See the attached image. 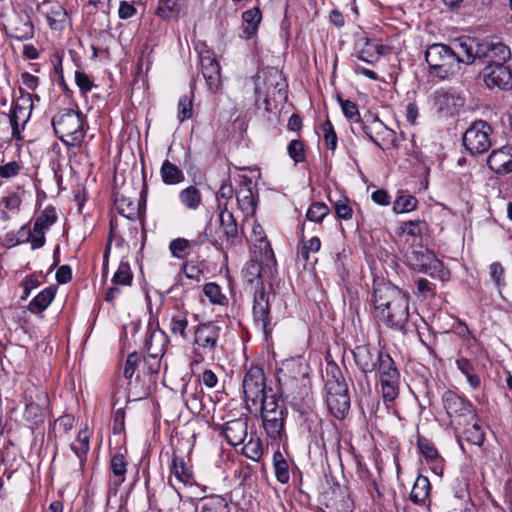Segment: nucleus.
I'll return each instance as SVG.
<instances>
[{"label": "nucleus", "instance_id": "nucleus-1", "mask_svg": "<svg viewBox=\"0 0 512 512\" xmlns=\"http://www.w3.org/2000/svg\"><path fill=\"white\" fill-rule=\"evenodd\" d=\"M372 302L375 318L388 328L404 331L409 320V298L390 282H376Z\"/></svg>", "mask_w": 512, "mask_h": 512}, {"label": "nucleus", "instance_id": "nucleus-2", "mask_svg": "<svg viewBox=\"0 0 512 512\" xmlns=\"http://www.w3.org/2000/svg\"><path fill=\"white\" fill-rule=\"evenodd\" d=\"M457 46L465 55L464 64H472L475 60H486L490 63H506L511 52L508 46L497 38L460 37Z\"/></svg>", "mask_w": 512, "mask_h": 512}, {"label": "nucleus", "instance_id": "nucleus-3", "mask_svg": "<svg viewBox=\"0 0 512 512\" xmlns=\"http://www.w3.org/2000/svg\"><path fill=\"white\" fill-rule=\"evenodd\" d=\"M458 39L454 41V47L442 43L430 45L425 52V60L429 65L430 73L441 79H446L460 70V64L464 63L465 55L457 46Z\"/></svg>", "mask_w": 512, "mask_h": 512}, {"label": "nucleus", "instance_id": "nucleus-4", "mask_svg": "<svg viewBox=\"0 0 512 512\" xmlns=\"http://www.w3.org/2000/svg\"><path fill=\"white\" fill-rule=\"evenodd\" d=\"M55 133L67 146H78L85 138L84 116L71 108L60 110L52 118Z\"/></svg>", "mask_w": 512, "mask_h": 512}, {"label": "nucleus", "instance_id": "nucleus-5", "mask_svg": "<svg viewBox=\"0 0 512 512\" xmlns=\"http://www.w3.org/2000/svg\"><path fill=\"white\" fill-rule=\"evenodd\" d=\"M222 321H207L198 324L194 329L193 354L194 362L201 363L205 358H214L222 331Z\"/></svg>", "mask_w": 512, "mask_h": 512}, {"label": "nucleus", "instance_id": "nucleus-6", "mask_svg": "<svg viewBox=\"0 0 512 512\" xmlns=\"http://www.w3.org/2000/svg\"><path fill=\"white\" fill-rule=\"evenodd\" d=\"M408 264L415 270L426 273L433 278L445 281L449 278V272L436 255L424 246H415L406 254Z\"/></svg>", "mask_w": 512, "mask_h": 512}, {"label": "nucleus", "instance_id": "nucleus-7", "mask_svg": "<svg viewBox=\"0 0 512 512\" xmlns=\"http://www.w3.org/2000/svg\"><path fill=\"white\" fill-rule=\"evenodd\" d=\"M376 370L379 372L384 401L393 402L399 395L400 373L388 353L380 352Z\"/></svg>", "mask_w": 512, "mask_h": 512}, {"label": "nucleus", "instance_id": "nucleus-8", "mask_svg": "<svg viewBox=\"0 0 512 512\" xmlns=\"http://www.w3.org/2000/svg\"><path fill=\"white\" fill-rule=\"evenodd\" d=\"M285 81L282 73L276 68H265L260 70L255 78V92L268 103L269 99L276 101L285 97Z\"/></svg>", "mask_w": 512, "mask_h": 512}, {"label": "nucleus", "instance_id": "nucleus-9", "mask_svg": "<svg viewBox=\"0 0 512 512\" xmlns=\"http://www.w3.org/2000/svg\"><path fill=\"white\" fill-rule=\"evenodd\" d=\"M443 407L451 419V423L461 426L474 420L476 411L472 403L453 391H445L442 395Z\"/></svg>", "mask_w": 512, "mask_h": 512}, {"label": "nucleus", "instance_id": "nucleus-10", "mask_svg": "<svg viewBox=\"0 0 512 512\" xmlns=\"http://www.w3.org/2000/svg\"><path fill=\"white\" fill-rule=\"evenodd\" d=\"M25 402L23 417L30 428L34 429L45 421L49 404L48 395L39 388L29 389L25 394Z\"/></svg>", "mask_w": 512, "mask_h": 512}, {"label": "nucleus", "instance_id": "nucleus-11", "mask_svg": "<svg viewBox=\"0 0 512 512\" xmlns=\"http://www.w3.org/2000/svg\"><path fill=\"white\" fill-rule=\"evenodd\" d=\"M32 107L31 95L22 96L13 105L9 115L2 114L0 116V127L3 126L6 130L10 127L12 138L20 140L21 130L24 129L25 124L30 118Z\"/></svg>", "mask_w": 512, "mask_h": 512}, {"label": "nucleus", "instance_id": "nucleus-12", "mask_svg": "<svg viewBox=\"0 0 512 512\" xmlns=\"http://www.w3.org/2000/svg\"><path fill=\"white\" fill-rule=\"evenodd\" d=\"M492 127L485 121L474 122L463 135V145L471 155L486 153L492 146Z\"/></svg>", "mask_w": 512, "mask_h": 512}, {"label": "nucleus", "instance_id": "nucleus-13", "mask_svg": "<svg viewBox=\"0 0 512 512\" xmlns=\"http://www.w3.org/2000/svg\"><path fill=\"white\" fill-rule=\"evenodd\" d=\"M242 386L248 409H251V405L259 404L260 398L269 393V388L265 384L264 372L258 366H253L246 372Z\"/></svg>", "mask_w": 512, "mask_h": 512}, {"label": "nucleus", "instance_id": "nucleus-14", "mask_svg": "<svg viewBox=\"0 0 512 512\" xmlns=\"http://www.w3.org/2000/svg\"><path fill=\"white\" fill-rule=\"evenodd\" d=\"M360 131L381 149L396 147V133L375 118L369 124H360Z\"/></svg>", "mask_w": 512, "mask_h": 512}, {"label": "nucleus", "instance_id": "nucleus-15", "mask_svg": "<svg viewBox=\"0 0 512 512\" xmlns=\"http://www.w3.org/2000/svg\"><path fill=\"white\" fill-rule=\"evenodd\" d=\"M481 76L488 88H512V71L505 63H490L482 70Z\"/></svg>", "mask_w": 512, "mask_h": 512}, {"label": "nucleus", "instance_id": "nucleus-16", "mask_svg": "<svg viewBox=\"0 0 512 512\" xmlns=\"http://www.w3.org/2000/svg\"><path fill=\"white\" fill-rule=\"evenodd\" d=\"M326 403L334 417L343 419L350 409L348 386L332 385L330 390H327Z\"/></svg>", "mask_w": 512, "mask_h": 512}, {"label": "nucleus", "instance_id": "nucleus-17", "mask_svg": "<svg viewBox=\"0 0 512 512\" xmlns=\"http://www.w3.org/2000/svg\"><path fill=\"white\" fill-rule=\"evenodd\" d=\"M382 350L370 345H358L352 350L354 362L362 374L367 376L377 369L378 356Z\"/></svg>", "mask_w": 512, "mask_h": 512}, {"label": "nucleus", "instance_id": "nucleus-18", "mask_svg": "<svg viewBox=\"0 0 512 512\" xmlns=\"http://www.w3.org/2000/svg\"><path fill=\"white\" fill-rule=\"evenodd\" d=\"M253 317L266 335L271 332L270 300L263 287L256 289L254 293Z\"/></svg>", "mask_w": 512, "mask_h": 512}, {"label": "nucleus", "instance_id": "nucleus-19", "mask_svg": "<svg viewBox=\"0 0 512 512\" xmlns=\"http://www.w3.org/2000/svg\"><path fill=\"white\" fill-rule=\"evenodd\" d=\"M464 105V99L454 91L439 89L433 94V106L445 116L453 115Z\"/></svg>", "mask_w": 512, "mask_h": 512}, {"label": "nucleus", "instance_id": "nucleus-20", "mask_svg": "<svg viewBox=\"0 0 512 512\" xmlns=\"http://www.w3.org/2000/svg\"><path fill=\"white\" fill-rule=\"evenodd\" d=\"M202 75L210 92H217L221 85L220 65L210 52L200 55Z\"/></svg>", "mask_w": 512, "mask_h": 512}, {"label": "nucleus", "instance_id": "nucleus-21", "mask_svg": "<svg viewBox=\"0 0 512 512\" xmlns=\"http://www.w3.org/2000/svg\"><path fill=\"white\" fill-rule=\"evenodd\" d=\"M309 368L300 359H292L284 362L279 369L278 381H285L290 386L291 381L307 382L309 380Z\"/></svg>", "mask_w": 512, "mask_h": 512}, {"label": "nucleus", "instance_id": "nucleus-22", "mask_svg": "<svg viewBox=\"0 0 512 512\" xmlns=\"http://www.w3.org/2000/svg\"><path fill=\"white\" fill-rule=\"evenodd\" d=\"M290 386L286 385L285 381H279L280 391L287 398L290 399L292 404L295 406L308 404L310 401V385L309 380L307 382L291 381Z\"/></svg>", "mask_w": 512, "mask_h": 512}, {"label": "nucleus", "instance_id": "nucleus-23", "mask_svg": "<svg viewBox=\"0 0 512 512\" xmlns=\"http://www.w3.org/2000/svg\"><path fill=\"white\" fill-rule=\"evenodd\" d=\"M488 167L499 175L512 172V146L493 150L487 159Z\"/></svg>", "mask_w": 512, "mask_h": 512}, {"label": "nucleus", "instance_id": "nucleus-24", "mask_svg": "<svg viewBox=\"0 0 512 512\" xmlns=\"http://www.w3.org/2000/svg\"><path fill=\"white\" fill-rule=\"evenodd\" d=\"M9 36L19 41L29 40L34 37V26L27 13H18L9 24Z\"/></svg>", "mask_w": 512, "mask_h": 512}, {"label": "nucleus", "instance_id": "nucleus-25", "mask_svg": "<svg viewBox=\"0 0 512 512\" xmlns=\"http://www.w3.org/2000/svg\"><path fill=\"white\" fill-rule=\"evenodd\" d=\"M127 189H120L114 193V206L118 213L129 220H136L139 217V204L135 197L128 195Z\"/></svg>", "mask_w": 512, "mask_h": 512}, {"label": "nucleus", "instance_id": "nucleus-26", "mask_svg": "<svg viewBox=\"0 0 512 512\" xmlns=\"http://www.w3.org/2000/svg\"><path fill=\"white\" fill-rule=\"evenodd\" d=\"M359 59L369 63H376L383 50V45L376 39H370L368 37L359 38L355 45Z\"/></svg>", "mask_w": 512, "mask_h": 512}, {"label": "nucleus", "instance_id": "nucleus-27", "mask_svg": "<svg viewBox=\"0 0 512 512\" xmlns=\"http://www.w3.org/2000/svg\"><path fill=\"white\" fill-rule=\"evenodd\" d=\"M247 430L248 418L240 417L226 422L223 433L230 445L237 446L244 442L247 437Z\"/></svg>", "mask_w": 512, "mask_h": 512}, {"label": "nucleus", "instance_id": "nucleus-28", "mask_svg": "<svg viewBox=\"0 0 512 512\" xmlns=\"http://www.w3.org/2000/svg\"><path fill=\"white\" fill-rule=\"evenodd\" d=\"M45 10L42 13L45 15L47 22L51 29L63 30L67 22L66 9L57 2L46 1L43 3Z\"/></svg>", "mask_w": 512, "mask_h": 512}, {"label": "nucleus", "instance_id": "nucleus-29", "mask_svg": "<svg viewBox=\"0 0 512 512\" xmlns=\"http://www.w3.org/2000/svg\"><path fill=\"white\" fill-rule=\"evenodd\" d=\"M285 411L263 416V428L272 440H281L285 436Z\"/></svg>", "mask_w": 512, "mask_h": 512}, {"label": "nucleus", "instance_id": "nucleus-30", "mask_svg": "<svg viewBox=\"0 0 512 512\" xmlns=\"http://www.w3.org/2000/svg\"><path fill=\"white\" fill-rule=\"evenodd\" d=\"M286 408L280 403L276 393L272 388H269V393H266L260 398L259 404L251 405L250 412H261V416L273 414L274 412L285 411Z\"/></svg>", "mask_w": 512, "mask_h": 512}, {"label": "nucleus", "instance_id": "nucleus-31", "mask_svg": "<svg viewBox=\"0 0 512 512\" xmlns=\"http://www.w3.org/2000/svg\"><path fill=\"white\" fill-rule=\"evenodd\" d=\"M220 226L226 241L232 245L239 241L238 226L233 213L224 207L219 215Z\"/></svg>", "mask_w": 512, "mask_h": 512}, {"label": "nucleus", "instance_id": "nucleus-32", "mask_svg": "<svg viewBox=\"0 0 512 512\" xmlns=\"http://www.w3.org/2000/svg\"><path fill=\"white\" fill-rule=\"evenodd\" d=\"M417 447L420 453L432 464V470L436 474H441L443 471L442 459L434 444L425 437H419Z\"/></svg>", "mask_w": 512, "mask_h": 512}, {"label": "nucleus", "instance_id": "nucleus-33", "mask_svg": "<svg viewBox=\"0 0 512 512\" xmlns=\"http://www.w3.org/2000/svg\"><path fill=\"white\" fill-rule=\"evenodd\" d=\"M236 199L239 208L245 213V218L254 215L256 211L255 198L249 183H244L236 191Z\"/></svg>", "mask_w": 512, "mask_h": 512}, {"label": "nucleus", "instance_id": "nucleus-34", "mask_svg": "<svg viewBox=\"0 0 512 512\" xmlns=\"http://www.w3.org/2000/svg\"><path fill=\"white\" fill-rule=\"evenodd\" d=\"M301 426L309 433H316L321 425V418L310 408L309 403L300 405Z\"/></svg>", "mask_w": 512, "mask_h": 512}, {"label": "nucleus", "instance_id": "nucleus-35", "mask_svg": "<svg viewBox=\"0 0 512 512\" xmlns=\"http://www.w3.org/2000/svg\"><path fill=\"white\" fill-rule=\"evenodd\" d=\"M56 293L55 287H47L39 292L29 303L28 309L32 313L44 311L53 301Z\"/></svg>", "mask_w": 512, "mask_h": 512}, {"label": "nucleus", "instance_id": "nucleus-36", "mask_svg": "<svg viewBox=\"0 0 512 512\" xmlns=\"http://www.w3.org/2000/svg\"><path fill=\"white\" fill-rule=\"evenodd\" d=\"M110 469L113 474L111 485L115 488L119 487L126 479L125 475L127 472V461L122 454H115L110 460Z\"/></svg>", "mask_w": 512, "mask_h": 512}, {"label": "nucleus", "instance_id": "nucleus-37", "mask_svg": "<svg viewBox=\"0 0 512 512\" xmlns=\"http://www.w3.org/2000/svg\"><path fill=\"white\" fill-rule=\"evenodd\" d=\"M431 489L430 481L426 476L419 475L412 487L410 499L415 504H423L429 496Z\"/></svg>", "mask_w": 512, "mask_h": 512}, {"label": "nucleus", "instance_id": "nucleus-38", "mask_svg": "<svg viewBox=\"0 0 512 512\" xmlns=\"http://www.w3.org/2000/svg\"><path fill=\"white\" fill-rule=\"evenodd\" d=\"M160 174L166 185H176L184 180V173L169 160L162 163Z\"/></svg>", "mask_w": 512, "mask_h": 512}, {"label": "nucleus", "instance_id": "nucleus-39", "mask_svg": "<svg viewBox=\"0 0 512 512\" xmlns=\"http://www.w3.org/2000/svg\"><path fill=\"white\" fill-rule=\"evenodd\" d=\"M466 425L468 427L463 430L464 439L473 445L481 446L484 442L485 435L477 416L474 420H469V423Z\"/></svg>", "mask_w": 512, "mask_h": 512}, {"label": "nucleus", "instance_id": "nucleus-40", "mask_svg": "<svg viewBox=\"0 0 512 512\" xmlns=\"http://www.w3.org/2000/svg\"><path fill=\"white\" fill-rule=\"evenodd\" d=\"M203 240L189 241L185 238H176L169 243V250L173 257L185 259L194 245H200Z\"/></svg>", "mask_w": 512, "mask_h": 512}, {"label": "nucleus", "instance_id": "nucleus-41", "mask_svg": "<svg viewBox=\"0 0 512 512\" xmlns=\"http://www.w3.org/2000/svg\"><path fill=\"white\" fill-rule=\"evenodd\" d=\"M456 366L460 372L466 377L468 384L471 388L477 389L481 385L480 377L475 373V368L472 362L464 357L456 360Z\"/></svg>", "mask_w": 512, "mask_h": 512}, {"label": "nucleus", "instance_id": "nucleus-42", "mask_svg": "<svg viewBox=\"0 0 512 512\" xmlns=\"http://www.w3.org/2000/svg\"><path fill=\"white\" fill-rule=\"evenodd\" d=\"M71 449L82 463L90 449V432L83 429L78 433L77 438L71 443Z\"/></svg>", "mask_w": 512, "mask_h": 512}, {"label": "nucleus", "instance_id": "nucleus-43", "mask_svg": "<svg viewBox=\"0 0 512 512\" xmlns=\"http://www.w3.org/2000/svg\"><path fill=\"white\" fill-rule=\"evenodd\" d=\"M179 200L186 208L196 210L201 204L202 196L195 186H189L179 192Z\"/></svg>", "mask_w": 512, "mask_h": 512}, {"label": "nucleus", "instance_id": "nucleus-44", "mask_svg": "<svg viewBox=\"0 0 512 512\" xmlns=\"http://www.w3.org/2000/svg\"><path fill=\"white\" fill-rule=\"evenodd\" d=\"M202 512H230L227 500L220 495H210L202 499Z\"/></svg>", "mask_w": 512, "mask_h": 512}, {"label": "nucleus", "instance_id": "nucleus-45", "mask_svg": "<svg viewBox=\"0 0 512 512\" xmlns=\"http://www.w3.org/2000/svg\"><path fill=\"white\" fill-rule=\"evenodd\" d=\"M242 19L246 24L244 28V34L246 38H250L255 35L258 25L261 21V12L258 8H253L243 12Z\"/></svg>", "mask_w": 512, "mask_h": 512}, {"label": "nucleus", "instance_id": "nucleus-46", "mask_svg": "<svg viewBox=\"0 0 512 512\" xmlns=\"http://www.w3.org/2000/svg\"><path fill=\"white\" fill-rule=\"evenodd\" d=\"M339 103H340L341 109H342L345 117L349 121H351L352 123H355L357 125V127H352L353 133L356 134L357 130L360 131V124H363L359 119L360 114H359L357 105L350 100H344L342 98H339Z\"/></svg>", "mask_w": 512, "mask_h": 512}, {"label": "nucleus", "instance_id": "nucleus-47", "mask_svg": "<svg viewBox=\"0 0 512 512\" xmlns=\"http://www.w3.org/2000/svg\"><path fill=\"white\" fill-rule=\"evenodd\" d=\"M56 221L57 214L55 208L48 206L37 216L34 226L37 229L39 228L40 230L47 232Z\"/></svg>", "mask_w": 512, "mask_h": 512}, {"label": "nucleus", "instance_id": "nucleus-48", "mask_svg": "<svg viewBox=\"0 0 512 512\" xmlns=\"http://www.w3.org/2000/svg\"><path fill=\"white\" fill-rule=\"evenodd\" d=\"M401 230L413 237L422 238L429 231V225L424 220L406 221L402 223Z\"/></svg>", "mask_w": 512, "mask_h": 512}, {"label": "nucleus", "instance_id": "nucleus-49", "mask_svg": "<svg viewBox=\"0 0 512 512\" xmlns=\"http://www.w3.org/2000/svg\"><path fill=\"white\" fill-rule=\"evenodd\" d=\"M133 274L130 264L127 261H121L117 271L112 277V284L121 286H131Z\"/></svg>", "mask_w": 512, "mask_h": 512}, {"label": "nucleus", "instance_id": "nucleus-50", "mask_svg": "<svg viewBox=\"0 0 512 512\" xmlns=\"http://www.w3.org/2000/svg\"><path fill=\"white\" fill-rule=\"evenodd\" d=\"M178 0H159L156 14L164 20L176 17L179 13Z\"/></svg>", "mask_w": 512, "mask_h": 512}, {"label": "nucleus", "instance_id": "nucleus-51", "mask_svg": "<svg viewBox=\"0 0 512 512\" xmlns=\"http://www.w3.org/2000/svg\"><path fill=\"white\" fill-rule=\"evenodd\" d=\"M418 200L412 195H399L393 203V211L397 214L407 213L417 208Z\"/></svg>", "mask_w": 512, "mask_h": 512}, {"label": "nucleus", "instance_id": "nucleus-52", "mask_svg": "<svg viewBox=\"0 0 512 512\" xmlns=\"http://www.w3.org/2000/svg\"><path fill=\"white\" fill-rule=\"evenodd\" d=\"M188 319L186 314L178 312L172 315L170 331L173 335H179L183 339L187 337Z\"/></svg>", "mask_w": 512, "mask_h": 512}, {"label": "nucleus", "instance_id": "nucleus-53", "mask_svg": "<svg viewBox=\"0 0 512 512\" xmlns=\"http://www.w3.org/2000/svg\"><path fill=\"white\" fill-rule=\"evenodd\" d=\"M321 247V242L318 237H312L307 241L301 240L298 250L297 256L303 261H307L309 259L310 253L318 252Z\"/></svg>", "mask_w": 512, "mask_h": 512}, {"label": "nucleus", "instance_id": "nucleus-54", "mask_svg": "<svg viewBox=\"0 0 512 512\" xmlns=\"http://www.w3.org/2000/svg\"><path fill=\"white\" fill-rule=\"evenodd\" d=\"M171 473L182 483H187L191 477L190 470L186 467V463L181 457H174L171 464Z\"/></svg>", "mask_w": 512, "mask_h": 512}, {"label": "nucleus", "instance_id": "nucleus-55", "mask_svg": "<svg viewBox=\"0 0 512 512\" xmlns=\"http://www.w3.org/2000/svg\"><path fill=\"white\" fill-rule=\"evenodd\" d=\"M326 390H330L332 385L336 386H347L345 379L340 371L339 367L336 364L329 363L326 367Z\"/></svg>", "mask_w": 512, "mask_h": 512}, {"label": "nucleus", "instance_id": "nucleus-56", "mask_svg": "<svg viewBox=\"0 0 512 512\" xmlns=\"http://www.w3.org/2000/svg\"><path fill=\"white\" fill-rule=\"evenodd\" d=\"M274 468L277 480L283 484L287 483L290 478L288 464L283 459L280 452L274 454Z\"/></svg>", "mask_w": 512, "mask_h": 512}, {"label": "nucleus", "instance_id": "nucleus-57", "mask_svg": "<svg viewBox=\"0 0 512 512\" xmlns=\"http://www.w3.org/2000/svg\"><path fill=\"white\" fill-rule=\"evenodd\" d=\"M328 213L329 208L326 204L322 202H315L309 207L306 217L309 221L320 223Z\"/></svg>", "mask_w": 512, "mask_h": 512}, {"label": "nucleus", "instance_id": "nucleus-58", "mask_svg": "<svg viewBox=\"0 0 512 512\" xmlns=\"http://www.w3.org/2000/svg\"><path fill=\"white\" fill-rule=\"evenodd\" d=\"M242 452L243 455L251 460H259L263 453V447L260 439L251 438L246 444H244Z\"/></svg>", "mask_w": 512, "mask_h": 512}, {"label": "nucleus", "instance_id": "nucleus-59", "mask_svg": "<svg viewBox=\"0 0 512 512\" xmlns=\"http://www.w3.org/2000/svg\"><path fill=\"white\" fill-rule=\"evenodd\" d=\"M193 114V103L192 99L188 96H183L178 102V113L177 118L180 122L192 117Z\"/></svg>", "mask_w": 512, "mask_h": 512}, {"label": "nucleus", "instance_id": "nucleus-60", "mask_svg": "<svg viewBox=\"0 0 512 512\" xmlns=\"http://www.w3.org/2000/svg\"><path fill=\"white\" fill-rule=\"evenodd\" d=\"M287 152L295 163L305 160L304 143L300 140H292L287 147Z\"/></svg>", "mask_w": 512, "mask_h": 512}, {"label": "nucleus", "instance_id": "nucleus-61", "mask_svg": "<svg viewBox=\"0 0 512 512\" xmlns=\"http://www.w3.org/2000/svg\"><path fill=\"white\" fill-rule=\"evenodd\" d=\"M181 272L187 279L200 282L203 270L195 262H185L181 267Z\"/></svg>", "mask_w": 512, "mask_h": 512}, {"label": "nucleus", "instance_id": "nucleus-62", "mask_svg": "<svg viewBox=\"0 0 512 512\" xmlns=\"http://www.w3.org/2000/svg\"><path fill=\"white\" fill-rule=\"evenodd\" d=\"M322 130L324 132V141L327 149L334 151L337 147V135L332 123L327 120L323 124Z\"/></svg>", "mask_w": 512, "mask_h": 512}, {"label": "nucleus", "instance_id": "nucleus-63", "mask_svg": "<svg viewBox=\"0 0 512 512\" xmlns=\"http://www.w3.org/2000/svg\"><path fill=\"white\" fill-rule=\"evenodd\" d=\"M2 203L5 209L18 213L22 204V197L18 192H10L8 195L3 197Z\"/></svg>", "mask_w": 512, "mask_h": 512}, {"label": "nucleus", "instance_id": "nucleus-64", "mask_svg": "<svg viewBox=\"0 0 512 512\" xmlns=\"http://www.w3.org/2000/svg\"><path fill=\"white\" fill-rule=\"evenodd\" d=\"M204 294L213 304H222L225 299L221 293L220 287L216 283H207L204 286Z\"/></svg>", "mask_w": 512, "mask_h": 512}]
</instances>
